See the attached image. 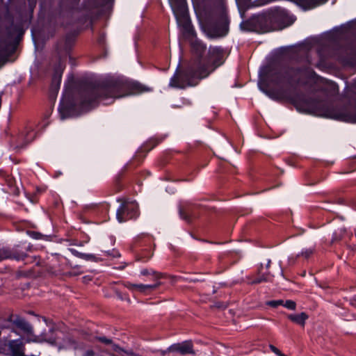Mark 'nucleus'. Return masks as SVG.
<instances>
[{
    "label": "nucleus",
    "instance_id": "obj_1",
    "mask_svg": "<svg viewBox=\"0 0 356 356\" xmlns=\"http://www.w3.org/2000/svg\"><path fill=\"white\" fill-rule=\"evenodd\" d=\"M145 91V87L137 82L123 77H111L97 84L83 86L79 91L74 104L65 97L60 102L58 111L61 118L65 119L70 116L76 106L82 110H89L98 102L110 104L115 99L138 95Z\"/></svg>",
    "mask_w": 356,
    "mask_h": 356
},
{
    "label": "nucleus",
    "instance_id": "obj_2",
    "mask_svg": "<svg viewBox=\"0 0 356 356\" xmlns=\"http://www.w3.org/2000/svg\"><path fill=\"white\" fill-rule=\"evenodd\" d=\"M193 51L199 56L194 60L184 72L177 71L170 79L169 86L172 88H184L196 85V79L207 77L225 60L223 49L218 47H210L207 55H203L207 47L201 41L192 43Z\"/></svg>",
    "mask_w": 356,
    "mask_h": 356
},
{
    "label": "nucleus",
    "instance_id": "obj_3",
    "mask_svg": "<svg viewBox=\"0 0 356 356\" xmlns=\"http://www.w3.org/2000/svg\"><path fill=\"white\" fill-rule=\"evenodd\" d=\"M312 72L309 67L300 68L291 65L282 66L270 72L268 74V79L276 87L272 97L278 99L287 97L292 88L304 83Z\"/></svg>",
    "mask_w": 356,
    "mask_h": 356
},
{
    "label": "nucleus",
    "instance_id": "obj_4",
    "mask_svg": "<svg viewBox=\"0 0 356 356\" xmlns=\"http://www.w3.org/2000/svg\"><path fill=\"white\" fill-rule=\"evenodd\" d=\"M302 111L327 118H334V108L331 98L325 92L315 95L314 98L303 99L297 103Z\"/></svg>",
    "mask_w": 356,
    "mask_h": 356
},
{
    "label": "nucleus",
    "instance_id": "obj_5",
    "mask_svg": "<svg viewBox=\"0 0 356 356\" xmlns=\"http://www.w3.org/2000/svg\"><path fill=\"white\" fill-rule=\"evenodd\" d=\"M294 20L292 15L281 8H270L258 17V22L264 26L266 31L283 29L291 25Z\"/></svg>",
    "mask_w": 356,
    "mask_h": 356
},
{
    "label": "nucleus",
    "instance_id": "obj_6",
    "mask_svg": "<svg viewBox=\"0 0 356 356\" xmlns=\"http://www.w3.org/2000/svg\"><path fill=\"white\" fill-rule=\"evenodd\" d=\"M170 1L178 23L181 24L186 31L190 32L191 25L185 0H170Z\"/></svg>",
    "mask_w": 356,
    "mask_h": 356
},
{
    "label": "nucleus",
    "instance_id": "obj_7",
    "mask_svg": "<svg viewBox=\"0 0 356 356\" xmlns=\"http://www.w3.org/2000/svg\"><path fill=\"white\" fill-rule=\"evenodd\" d=\"M228 22L223 5L220 6V13L218 20L208 25L209 33L211 37L224 36L228 31Z\"/></svg>",
    "mask_w": 356,
    "mask_h": 356
},
{
    "label": "nucleus",
    "instance_id": "obj_8",
    "mask_svg": "<svg viewBox=\"0 0 356 356\" xmlns=\"http://www.w3.org/2000/svg\"><path fill=\"white\" fill-rule=\"evenodd\" d=\"M139 215L138 207L135 202H125L117 210L116 217L120 222L136 218Z\"/></svg>",
    "mask_w": 356,
    "mask_h": 356
},
{
    "label": "nucleus",
    "instance_id": "obj_9",
    "mask_svg": "<svg viewBox=\"0 0 356 356\" xmlns=\"http://www.w3.org/2000/svg\"><path fill=\"white\" fill-rule=\"evenodd\" d=\"M335 120L356 123V99H353L341 110L335 108Z\"/></svg>",
    "mask_w": 356,
    "mask_h": 356
},
{
    "label": "nucleus",
    "instance_id": "obj_10",
    "mask_svg": "<svg viewBox=\"0 0 356 356\" xmlns=\"http://www.w3.org/2000/svg\"><path fill=\"white\" fill-rule=\"evenodd\" d=\"M341 61L344 66L356 70V40L345 45Z\"/></svg>",
    "mask_w": 356,
    "mask_h": 356
},
{
    "label": "nucleus",
    "instance_id": "obj_11",
    "mask_svg": "<svg viewBox=\"0 0 356 356\" xmlns=\"http://www.w3.org/2000/svg\"><path fill=\"white\" fill-rule=\"evenodd\" d=\"M168 352H177L181 355L195 354L193 346L191 341H185L181 343H174L171 345L163 354Z\"/></svg>",
    "mask_w": 356,
    "mask_h": 356
},
{
    "label": "nucleus",
    "instance_id": "obj_12",
    "mask_svg": "<svg viewBox=\"0 0 356 356\" xmlns=\"http://www.w3.org/2000/svg\"><path fill=\"white\" fill-rule=\"evenodd\" d=\"M35 133L32 127H26L17 136V148H23L33 140Z\"/></svg>",
    "mask_w": 356,
    "mask_h": 356
},
{
    "label": "nucleus",
    "instance_id": "obj_13",
    "mask_svg": "<svg viewBox=\"0 0 356 356\" xmlns=\"http://www.w3.org/2000/svg\"><path fill=\"white\" fill-rule=\"evenodd\" d=\"M6 346L11 356H22L25 351V345L19 339L10 340Z\"/></svg>",
    "mask_w": 356,
    "mask_h": 356
},
{
    "label": "nucleus",
    "instance_id": "obj_14",
    "mask_svg": "<svg viewBox=\"0 0 356 356\" xmlns=\"http://www.w3.org/2000/svg\"><path fill=\"white\" fill-rule=\"evenodd\" d=\"M160 284V282H156L152 284H132L127 282L124 284V286L132 291H139L140 293H147L148 291L156 289Z\"/></svg>",
    "mask_w": 356,
    "mask_h": 356
},
{
    "label": "nucleus",
    "instance_id": "obj_15",
    "mask_svg": "<svg viewBox=\"0 0 356 356\" xmlns=\"http://www.w3.org/2000/svg\"><path fill=\"white\" fill-rule=\"evenodd\" d=\"M31 248L32 247L30 245L24 247V248H20L19 245L14 246L13 248H10V257L8 259H13L17 261L24 260L27 257L26 252L31 251Z\"/></svg>",
    "mask_w": 356,
    "mask_h": 356
},
{
    "label": "nucleus",
    "instance_id": "obj_16",
    "mask_svg": "<svg viewBox=\"0 0 356 356\" xmlns=\"http://www.w3.org/2000/svg\"><path fill=\"white\" fill-rule=\"evenodd\" d=\"M57 330H56L54 327H51L48 329V330H44L40 334V337L42 339V343L46 342L51 344H54L56 343L57 336Z\"/></svg>",
    "mask_w": 356,
    "mask_h": 356
},
{
    "label": "nucleus",
    "instance_id": "obj_17",
    "mask_svg": "<svg viewBox=\"0 0 356 356\" xmlns=\"http://www.w3.org/2000/svg\"><path fill=\"white\" fill-rule=\"evenodd\" d=\"M298 4L305 10L314 8L325 3L327 0H297Z\"/></svg>",
    "mask_w": 356,
    "mask_h": 356
},
{
    "label": "nucleus",
    "instance_id": "obj_18",
    "mask_svg": "<svg viewBox=\"0 0 356 356\" xmlns=\"http://www.w3.org/2000/svg\"><path fill=\"white\" fill-rule=\"evenodd\" d=\"M287 317L292 322L300 325L302 327L305 326V322L309 318L308 315L305 312H302L298 314H289Z\"/></svg>",
    "mask_w": 356,
    "mask_h": 356
},
{
    "label": "nucleus",
    "instance_id": "obj_19",
    "mask_svg": "<svg viewBox=\"0 0 356 356\" xmlns=\"http://www.w3.org/2000/svg\"><path fill=\"white\" fill-rule=\"evenodd\" d=\"M13 323L17 327L27 334H31L33 331V327L27 321L22 318H16L13 321Z\"/></svg>",
    "mask_w": 356,
    "mask_h": 356
},
{
    "label": "nucleus",
    "instance_id": "obj_20",
    "mask_svg": "<svg viewBox=\"0 0 356 356\" xmlns=\"http://www.w3.org/2000/svg\"><path fill=\"white\" fill-rule=\"evenodd\" d=\"M353 236L350 231H348L346 228H340L339 232L335 233V241H345L346 242L349 240Z\"/></svg>",
    "mask_w": 356,
    "mask_h": 356
},
{
    "label": "nucleus",
    "instance_id": "obj_21",
    "mask_svg": "<svg viewBox=\"0 0 356 356\" xmlns=\"http://www.w3.org/2000/svg\"><path fill=\"white\" fill-rule=\"evenodd\" d=\"M140 275L144 276H149L150 280L154 281V283L156 282H159V279L161 278L160 274L153 270L143 269L140 271Z\"/></svg>",
    "mask_w": 356,
    "mask_h": 356
},
{
    "label": "nucleus",
    "instance_id": "obj_22",
    "mask_svg": "<svg viewBox=\"0 0 356 356\" xmlns=\"http://www.w3.org/2000/svg\"><path fill=\"white\" fill-rule=\"evenodd\" d=\"M10 257V248L0 245V261Z\"/></svg>",
    "mask_w": 356,
    "mask_h": 356
},
{
    "label": "nucleus",
    "instance_id": "obj_23",
    "mask_svg": "<svg viewBox=\"0 0 356 356\" xmlns=\"http://www.w3.org/2000/svg\"><path fill=\"white\" fill-rule=\"evenodd\" d=\"M29 336L26 338V341L28 343L33 342V343H42V339L40 337L39 335H35L33 334V332L31 334H29Z\"/></svg>",
    "mask_w": 356,
    "mask_h": 356
},
{
    "label": "nucleus",
    "instance_id": "obj_24",
    "mask_svg": "<svg viewBox=\"0 0 356 356\" xmlns=\"http://www.w3.org/2000/svg\"><path fill=\"white\" fill-rule=\"evenodd\" d=\"M64 68H65V65L61 63L60 62L59 63V65H58V69L56 70V76H58V83H56V85L55 86V88L56 90H58V88H59V84H60V77H61V74L63 72V71L64 70Z\"/></svg>",
    "mask_w": 356,
    "mask_h": 356
},
{
    "label": "nucleus",
    "instance_id": "obj_25",
    "mask_svg": "<svg viewBox=\"0 0 356 356\" xmlns=\"http://www.w3.org/2000/svg\"><path fill=\"white\" fill-rule=\"evenodd\" d=\"M314 252V248H309L303 249L300 253V255L306 259L309 258Z\"/></svg>",
    "mask_w": 356,
    "mask_h": 356
},
{
    "label": "nucleus",
    "instance_id": "obj_26",
    "mask_svg": "<svg viewBox=\"0 0 356 356\" xmlns=\"http://www.w3.org/2000/svg\"><path fill=\"white\" fill-rule=\"evenodd\" d=\"M69 343H70L69 347L74 348V350L83 348V345L82 343H77L76 341H75L74 340L69 339Z\"/></svg>",
    "mask_w": 356,
    "mask_h": 356
},
{
    "label": "nucleus",
    "instance_id": "obj_27",
    "mask_svg": "<svg viewBox=\"0 0 356 356\" xmlns=\"http://www.w3.org/2000/svg\"><path fill=\"white\" fill-rule=\"evenodd\" d=\"M282 305L284 307H286L289 309H291V310H295L296 307V303L294 301L291 300L284 302V305Z\"/></svg>",
    "mask_w": 356,
    "mask_h": 356
},
{
    "label": "nucleus",
    "instance_id": "obj_28",
    "mask_svg": "<svg viewBox=\"0 0 356 356\" xmlns=\"http://www.w3.org/2000/svg\"><path fill=\"white\" fill-rule=\"evenodd\" d=\"M268 306H270L272 307H277L280 305H284V301L282 300H270L267 302L266 303Z\"/></svg>",
    "mask_w": 356,
    "mask_h": 356
},
{
    "label": "nucleus",
    "instance_id": "obj_29",
    "mask_svg": "<svg viewBox=\"0 0 356 356\" xmlns=\"http://www.w3.org/2000/svg\"><path fill=\"white\" fill-rule=\"evenodd\" d=\"M73 252L77 257L85 259H88V260L91 259L93 257V256L92 254H83V253H80L76 250H74Z\"/></svg>",
    "mask_w": 356,
    "mask_h": 356
},
{
    "label": "nucleus",
    "instance_id": "obj_30",
    "mask_svg": "<svg viewBox=\"0 0 356 356\" xmlns=\"http://www.w3.org/2000/svg\"><path fill=\"white\" fill-rule=\"evenodd\" d=\"M270 349L277 355L278 356H286V355L283 354L278 348H277L273 345H270Z\"/></svg>",
    "mask_w": 356,
    "mask_h": 356
},
{
    "label": "nucleus",
    "instance_id": "obj_31",
    "mask_svg": "<svg viewBox=\"0 0 356 356\" xmlns=\"http://www.w3.org/2000/svg\"><path fill=\"white\" fill-rule=\"evenodd\" d=\"M259 85H261V83H259ZM260 88L262 90V91H264L270 98L273 99L272 97H273V92L276 91V88L274 90H264L261 88V86H260Z\"/></svg>",
    "mask_w": 356,
    "mask_h": 356
},
{
    "label": "nucleus",
    "instance_id": "obj_32",
    "mask_svg": "<svg viewBox=\"0 0 356 356\" xmlns=\"http://www.w3.org/2000/svg\"><path fill=\"white\" fill-rule=\"evenodd\" d=\"M97 339L101 341L102 343H104L105 344H111L112 341L105 337H98Z\"/></svg>",
    "mask_w": 356,
    "mask_h": 356
},
{
    "label": "nucleus",
    "instance_id": "obj_33",
    "mask_svg": "<svg viewBox=\"0 0 356 356\" xmlns=\"http://www.w3.org/2000/svg\"><path fill=\"white\" fill-rule=\"evenodd\" d=\"M350 165H351L350 172L356 170V156L353 157L350 161Z\"/></svg>",
    "mask_w": 356,
    "mask_h": 356
},
{
    "label": "nucleus",
    "instance_id": "obj_34",
    "mask_svg": "<svg viewBox=\"0 0 356 356\" xmlns=\"http://www.w3.org/2000/svg\"><path fill=\"white\" fill-rule=\"evenodd\" d=\"M82 356H95V353L91 349L87 350Z\"/></svg>",
    "mask_w": 356,
    "mask_h": 356
},
{
    "label": "nucleus",
    "instance_id": "obj_35",
    "mask_svg": "<svg viewBox=\"0 0 356 356\" xmlns=\"http://www.w3.org/2000/svg\"><path fill=\"white\" fill-rule=\"evenodd\" d=\"M265 281V279L263 278V277H260V278H257V279H255L253 281L251 282L252 284H259V283H261L262 282Z\"/></svg>",
    "mask_w": 356,
    "mask_h": 356
},
{
    "label": "nucleus",
    "instance_id": "obj_36",
    "mask_svg": "<svg viewBox=\"0 0 356 356\" xmlns=\"http://www.w3.org/2000/svg\"><path fill=\"white\" fill-rule=\"evenodd\" d=\"M6 52L2 49H0V60L6 56Z\"/></svg>",
    "mask_w": 356,
    "mask_h": 356
},
{
    "label": "nucleus",
    "instance_id": "obj_37",
    "mask_svg": "<svg viewBox=\"0 0 356 356\" xmlns=\"http://www.w3.org/2000/svg\"><path fill=\"white\" fill-rule=\"evenodd\" d=\"M351 304L353 306L356 307V295L351 300Z\"/></svg>",
    "mask_w": 356,
    "mask_h": 356
},
{
    "label": "nucleus",
    "instance_id": "obj_38",
    "mask_svg": "<svg viewBox=\"0 0 356 356\" xmlns=\"http://www.w3.org/2000/svg\"><path fill=\"white\" fill-rule=\"evenodd\" d=\"M40 234L33 232L31 236L35 238H39Z\"/></svg>",
    "mask_w": 356,
    "mask_h": 356
},
{
    "label": "nucleus",
    "instance_id": "obj_39",
    "mask_svg": "<svg viewBox=\"0 0 356 356\" xmlns=\"http://www.w3.org/2000/svg\"><path fill=\"white\" fill-rule=\"evenodd\" d=\"M270 262H271V261H270V259H268V263H267V264H266V268H268L270 267Z\"/></svg>",
    "mask_w": 356,
    "mask_h": 356
},
{
    "label": "nucleus",
    "instance_id": "obj_40",
    "mask_svg": "<svg viewBox=\"0 0 356 356\" xmlns=\"http://www.w3.org/2000/svg\"><path fill=\"white\" fill-rule=\"evenodd\" d=\"M40 355V353L38 355H26L24 353L23 354L22 356H39Z\"/></svg>",
    "mask_w": 356,
    "mask_h": 356
},
{
    "label": "nucleus",
    "instance_id": "obj_41",
    "mask_svg": "<svg viewBox=\"0 0 356 356\" xmlns=\"http://www.w3.org/2000/svg\"><path fill=\"white\" fill-rule=\"evenodd\" d=\"M334 87H335V90L337 89L338 90V86H337V84L335 83L334 85Z\"/></svg>",
    "mask_w": 356,
    "mask_h": 356
},
{
    "label": "nucleus",
    "instance_id": "obj_42",
    "mask_svg": "<svg viewBox=\"0 0 356 356\" xmlns=\"http://www.w3.org/2000/svg\"><path fill=\"white\" fill-rule=\"evenodd\" d=\"M334 31H335V33L337 31V29L336 27H335Z\"/></svg>",
    "mask_w": 356,
    "mask_h": 356
}]
</instances>
